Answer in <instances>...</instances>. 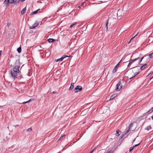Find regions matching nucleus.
I'll return each mask as SVG.
<instances>
[{
    "instance_id": "nucleus-1",
    "label": "nucleus",
    "mask_w": 153,
    "mask_h": 153,
    "mask_svg": "<svg viewBox=\"0 0 153 153\" xmlns=\"http://www.w3.org/2000/svg\"><path fill=\"white\" fill-rule=\"evenodd\" d=\"M15 66L13 67V69L11 70L10 71L11 76L14 79L17 78V76L20 74V71L19 68L20 67V64L19 60H16L15 62Z\"/></svg>"
},
{
    "instance_id": "nucleus-2",
    "label": "nucleus",
    "mask_w": 153,
    "mask_h": 153,
    "mask_svg": "<svg viewBox=\"0 0 153 153\" xmlns=\"http://www.w3.org/2000/svg\"><path fill=\"white\" fill-rule=\"evenodd\" d=\"M139 73V71H138V68L136 67H135L132 70L128 72V77L129 79H131L138 74Z\"/></svg>"
},
{
    "instance_id": "nucleus-3",
    "label": "nucleus",
    "mask_w": 153,
    "mask_h": 153,
    "mask_svg": "<svg viewBox=\"0 0 153 153\" xmlns=\"http://www.w3.org/2000/svg\"><path fill=\"white\" fill-rule=\"evenodd\" d=\"M82 89V87L80 85H77L74 89V92L76 93L81 91Z\"/></svg>"
},
{
    "instance_id": "nucleus-4",
    "label": "nucleus",
    "mask_w": 153,
    "mask_h": 153,
    "mask_svg": "<svg viewBox=\"0 0 153 153\" xmlns=\"http://www.w3.org/2000/svg\"><path fill=\"white\" fill-rule=\"evenodd\" d=\"M143 57V61L144 62L146 63V64L149 62L150 60V58L148 56H145Z\"/></svg>"
},
{
    "instance_id": "nucleus-5",
    "label": "nucleus",
    "mask_w": 153,
    "mask_h": 153,
    "mask_svg": "<svg viewBox=\"0 0 153 153\" xmlns=\"http://www.w3.org/2000/svg\"><path fill=\"white\" fill-rule=\"evenodd\" d=\"M122 88V85L121 83L120 82L118 83L116 85V90L117 91H120Z\"/></svg>"
},
{
    "instance_id": "nucleus-6",
    "label": "nucleus",
    "mask_w": 153,
    "mask_h": 153,
    "mask_svg": "<svg viewBox=\"0 0 153 153\" xmlns=\"http://www.w3.org/2000/svg\"><path fill=\"white\" fill-rule=\"evenodd\" d=\"M39 25V23L38 22L36 21L33 25L30 26V28L31 29L35 28L36 27L38 26Z\"/></svg>"
},
{
    "instance_id": "nucleus-7",
    "label": "nucleus",
    "mask_w": 153,
    "mask_h": 153,
    "mask_svg": "<svg viewBox=\"0 0 153 153\" xmlns=\"http://www.w3.org/2000/svg\"><path fill=\"white\" fill-rule=\"evenodd\" d=\"M133 123H131L130 124L128 130H127L126 131V132L124 134H123V136H126V134L129 131H130V128L132 127L133 126Z\"/></svg>"
},
{
    "instance_id": "nucleus-8",
    "label": "nucleus",
    "mask_w": 153,
    "mask_h": 153,
    "mask_svg": "<svg viewBox=\"0 0 153 153\" xmlns=\"http://www.w3.org/2000/svg\"><path fill=\"white\" fill-rule=\"evenodd\" d=\"M68 56H62L60 58L56 60H55L56 62H59V61H62L66 57H68Z\"/></svg>"
},
{
    "instance_id": "nucleus-9",
    "label": "nucleus",
    "mask_w": 153,
    "mask_h": 153,
    "mask_svg": "<svg viewBox=\"0 0 153 153\" xmlns=\"http://www.w3.org/2000/svg\"><path fill=\"white\" fill-rule=\"evenodd\" d=\"M13 3L12 0H11V1L10 0H5L4 1V3L6 4H8L9 3L12 4Z\"/></svg>"
},
{
    "instance_id": "nucleus-10",
    "label": "nucleus",
    "mask_w": 153,
    "mask_h": 153,
    "mask_svg": "<svg viewBox=\"0 0 153 153\" xmlns=\"http://www.w3.org/2000/svg\"><path fill=\"white\" fill-rule=\"evenodd\" d=\"M147 65L145 63L140 67V69L141 70H144L145 68H147Z\"/></svg>"
},
{
    "instance_id": "nucleus-11",
    "label": "nucleus",
    "mask_w": 153,
    "mask_h": 153,
    "mask_svg": "<svg viewBox=\"0 0 153 153\" xmlns=\"http://www.w3.org/2000/svg\"><path fill=\"white\" fill-rule=\"evenodd\" d=\"M39 10H40V9H39L37 10L36 11H33L31 13V15H33V14H36L37 13H39Z\"/></svg>"
},
{
    "instance_id": "nucleus-12",
    "label": "nucleus",
    "mask_w": 153,
    "mask_h": 153,
    "mask_svg": "<svg viewBox=\"0 0 153 153\" xmlns=\"http://www.w3.org/2000/svg\"><path fill=\"white\" fill-rule=\"evenodd\" d=\"M74 83H72L71 84L70 87L69 88V90L70 91L74 87Z\"/></svg>"
},
{
    "instance_id": "nucleus-13",
    "label": "nucleus",
    "mask_w": 153,
    "mask_h": 153,
    "mask_svg": "<svg viewBox=\"0 0 153 153\" xmlns=\"http://www.w3.org/2000/svg\"><path fill=\"white\" fill-rule=\"evenodd\" d=\"M117 96V94H114L111 96L110 98V100H112L114 98H115Z\"/></svg>"
},
{
    "instance_id": "nucleus-14",
    "label": "nucleus",
    "mask_w": 153,
    "mask_h": 153,
    "mask_svg": "<svg viewBox=\"0 0 153 153\" xmlns=\"http://www.w3.org/2000/svg\"><path fill=\"white\" fill-rule=\"evenodd\" d=\"M26 11V7L23 9L21 11V13L22 15L23 14L25 13V12Z\"/></svg>"
},
{
    "instance_id": "nucleus-15",
    "label": "nucleus",
    "mask_w": 153,
    "mask_h": 153,
    "mask_svg": "<svg viewBox=\"0 0 153 153\" xmlns=\"http://www.w3.org/2000/svg\"><path fill=\"white\" fill-rule=\"evenodd\" d=\"M25 0H12L13 2V3H18V2L19 1H21V2L23 1H25Z\"/></svg>"
},
{
    "instance_id": "nucleus-16",
    "label": "nucleus",
    "mask_w": 153,
    "mask_h": 153,
    "mask_svg": "<svg viewBox=\"0 0 153 153\" xmlns=\"http://www.w3.org/2000/svg\"><path fill=\"white\" fill-rule=\"evenodd\" d=\"M121 131L119 130H117L116 131V135L119 136L121 134Z\"/></svg>"
},
{
    "instance_id": "nucleus-17",
    "label": "nucleus",
    "mask_w": 153,
    "mask_h": 153,
    "mask_svg": "<svg viewBox=\"0 0 153 153\" xmlns=\"http://www.w3.org/2000/svg\"><path fill=\"white\" fill-rule=\"evenodd\" d=\"M137 59H135L133 60L131 59L129 61V62L128 64V66L131 64V63L133 62H134V61H135Z\"/></svg>"
},
{
    "instance_id": "nucleus-18",
    "label": "nucleus",
    "mask_w": 153,
    "mask_h": 153,
    "mask_svg": "<svg viewBox=\"0 0 153 153\" xmlns=\"http://www.w3.org/2000/svg\"><path fill=\"white\" fill-rule=\"evenodd\" d=\"M152 128L150 126H148L145 128V130H146L147 131H149Z\"/></svg>"
},
{
    "instance_id": "nucleus-19",
    "label": "nucleus",
    "mask_w": 153,
    "mask_h": 153,
    "mask_svg": "<svg viewBox=\"0 0 153 153\" xmlns=\"http://www.w3.org/2000/svg\"><path fill=\"white\" fill-rule=\"evenodd\" d=\"M54 40L53 39L50 38L48 39V41L49 42L51 43L53 42Z\"/></svg>"
},
{
    "instance_id": "nucleus-20",
    "label": "nucleus",
    "mask_w": 153,
    "mask_h": 153,
    "mask_svg": "<svg viewBox=\"0 0 153 153\" xmlns=\"http://www.w3.org/2000/svg\"><path fill=\"white\" fill-rule=\"evenodd\" d=\"M117 68H115V67H114L113 70L112 71V73L114 74L117 71Z\"/></svg>"
},
{
    "instance_id": "nucleus-21",
    "label": "nucleus",
    "mask_w": 153,
    "mask_h": 153,
    "mask_svg": "<svg viewBox=\"0 0 153 153\" xmlns=\"http://www.w3.org/2000/svg\"><path fill=\"white\" fill-rule=\"evenodd\" d=\"M17 51L19 53H20L21 52L22 49L21 47L17 49Z\"/></svg>"
},
{
    "instance_id": "nucleus-22",
    "label": "nucleus",
    "mask_w": 153,
    "mask_h": 153,
    "mask_svg": "<svg viewBox=\"0 0 153 153\" xmlns=\"http://www.w3.org/2000/svg\"><path fill=\"white\" fill-rule=\"evenodd\" d=\"M150 58H152L153 57V53L149 54L148 56Z\"/></svg>"
},
{
    "instance_id": "nucleus-23",
    "label": "nucleus",
    "mask_w": 153,
    "mask_h": 153,
    "mask_svg": "<svg viewBox=\"0 0 153 153\" xmlns=\"http://www.w3.org/2000/svg\"><path fill=\"white\" fill-rule=\"evenodd\" d=\"M31 101V99H30L28 101H27V102H23L22 103V104H25V103H28V102H30Z\"/></svg>"
},
{
    "instance_id": "nucleus-24",
    "label": "nucleus",
    "mask_w": 153,
    "mask_h": 153,
    "mask_svg": "<svg viewBox=\"0 0 153 153\" xmlns=\"http://www.w3.org/2000/svg\"><path fill=\"white\" fill-rule=\"evenodd\" d=\"M65 137V135H64L61 137L59 138V139L61 140L63 138H64Z\"/></svg>"
},
{
    "instance_id": "nucleus-25",
    "label": "nucleus",
    "mask_w": 153,
    "mask_h": 153,
    "mask_svg": "<svg viewBox=\"0 0 153 153\" xmlns=\"http://www.w3.org/2000/svg\"><path fill=\"white\" fill-rule=\"evenodd\" d=\"M108 20H107L106 21V24H105L106 27V29L107 30L108 29Z\"/></svg>"
},
{
    "instance_id": "nucleus-26",
    "label": "nucleus",
    "mask_w": 153,
    "mask_h": 153,
    "mask_svg": "<svg viewBox=\"0 0 153 153\" xmlns=\"http://www.w3.org/2000/svg\"><path fill=\"white\" fill-rule=\"evenodd\" d=\"M140 143H139L137 144H136L135 145L133 146L132 147V148H133V149L136 146H138L140 144Z\"/></svg>"
},
{
    "instance_id": "nucleus-27",
    "label": "nucleus",
    "mask_w": 153,
    "mask_h": 153,
    "mask_svg": "<svg viewBox=\"0 0 153 153\" xmlns=\"http://www.w3.org/2000/svg\"><path fill=\"white\" fill-rule=\"evenodd\" d=\"M153 111L152 110V109H151L150 110H149L148 112L147 113L149 114H150Z\"/></svg>"
},
{
    "instance_id": "nucleus-28",
    "label": "nucleus",
    "mask_w": 153,
    "mask_h": 153,
    "mask_svg": "<svg viewBox=\"0 0 153 153\" xmlns=\"http://www.w3.org/2000/svg\"><path fill=\"white\" fill-rule=\"evenodd\" d=\"M120 62H119L117 65L116 66H115V68H118L119 66V64H120Z\"/></svg>"
},
{
    "instance_id": "nucleus-29",
    "label": "nucleus",
    "mask_w": 153,
    "mask_h": 153,
    "mask_svg": "<svg viewBox=\"0 0 153 153\" xmlns=\"http://www.w3.org/2000/svg\"><path fill=\"white\" fill-rule=\"evenodd\" d=\"M32 130V128H30L27 130V131H31Z\"/></svg>"
},
{
    "instance_id": "nucleus-30",
    "label": "nucleus",
    "mask_w": 153,
    "mask_h": 153,
    "mask_svg": "<svg viewBox=\"0 0 153 153\" xmlns=\"http://www.w3.org/2000/svg\"><path fill=\"white\" fill-rule=\"evenodd\" d=\"M76 24V23H74L72 24L70 26V28L72 27H73Z\"/></svg>"
},
{
    "instance_id": "nucleus-31",
    "label": "nucleus",
    "mask_w": 153,
    "mask_h": 153,
    "mask_svg": "<svg viewBox=\"0 0 153 153\" xmlns=\"http://www.w3.org/2000/svg\"><path fill=\"white\" fill-rule=\"evenodd\" d=\"M138 33L136 35L134 36L133 37H132L130 40V41H131V40H132V39H133L134 38V37L137 35V34H138Z\"/></svg>"
},
{
    "instance_id": "nucleus-32",
    "label": "nucleus",
    "mask_w": 153,
    "mask_h": 153,
    "mask_svg": "<svg viewBox=\"0 0 153 153\" xmlns=\"http://www.w3.org/2000/svg\"><path fill=\"white\" fill-rule=\"evenodd\" d=\"M143 57H142V58H141V59L140 60V61H139V62H140H140H141L142 61V60H143Z\"/></svg>"
},
{
    "instance_id": "nucleus-33",
    "label": "nucleus",
    "mask_w": 153,
    "mask_h": 153,
    "mask_svg": "<svg viewBox=\"0 0 153 153\" xmlns=\"http://www.w3.org/2000/svg\"><path fill=\"white\" fill-rule=\"evenodd\" d=\"M133 149V148H132V147H131L129 149V151L131 152V151H132V150Z\"/></svg>"
},
{
    "instance_id": "nucleus-34",
    "label": "nucleus",
    "mask_w": 153,
    "mask_h": 153,
    "mask_svg": "<svg viewBox=\"0 0 153 153\" xmlns=\"http://www.w3.org/2000/svg\"><path fill=\"white\" fill-rule=\"evenodd\" d=\"M106 153H112V152L111 150H110L109 152H108Z\"/></svg>"
},
{
    "instance_id": "nucleus-35",
    "label": "nucleus",
    "mask_w": 153,
    "mask_h": 153,
    "mask_svg": "<svg viewBox=\"0 0 153 153\" xmlns=\"http://www.w3.org/2000/svg\"><path fill=\"white\" fill-rule=\"evenodd\" d=\"M96 147L94 149H93L92 151H91V152H92V153L94 151Z\"/></svg>"
},
{
    "instance_id": "nucleus-36",
    "label": "nucleus",
    "mask_w": 153,
    "mask_h": 153,
    "mask_svg": "<svg viewBox=\"0 0 153 153\" xmlns=\"http://www.w3.org/2000/svg\"><path fill=\"white\" fill-rule=\"evenodd\" d=\"M2 52V51H0V56L1 55Z\"/></svg>"
},
{
    "instance_id": "nucleus-37",
    "label": "nucleus",
    "mask_w": 153,
    "mask_h": 153,
    "mask_svg": "<svg viewBox=\"0 0 153 153\" xmlns=\"http://www.w3.org/2000/svg\"><path fill=\"white\" fill-rule=\"evenodd\" d=\"M19 126V125H16L15 126V127H18Z\"/></svg>"
},
{
    "instance_id": "nucleus-38",
    "label": "nucleus",
    "mask_w": 153,
    "mask_h": 153,
    "mask_svg": "<svg viewBox=\"0 0 153 153\" xmlns=\"http://www.w3.org/2000/svg\"><path fill=\"white\" fill-rule=\"evenodd\" d=\"M7 27H9V24L8 23H7Z\"/></svg>"
},
{
    "instance_id": "nucleus-39",
    "label": "nucleus",
    "mask_w": 153,
    "mask_h": 153,
    "mask_svg": "<svg viewBox=\"0 0 153 153\" xmlns=\"http://www.w3.org/2000/svg\"><path fill=\"white\" fill-rule=\"evenodd\" d=\"M56 91H53V94H55V93H56Z\"/></svg>"
},
{
    "instance_id": "nucleus-40",
    "label": "nucleus",
    "mask_w": 153,
    "mask_h": 153,
    "mask_svg": "<svg viewBox=\"0 0 153 153\" xmlns=\"http://www.w3.org/2000/svg\"><path fill=\"white\" fill-rule=\"evenodd\" d=\"M151 109L153 111V107L152 108H151Z\"/></svg>"
},
{
    "instance_id": "nucleus-41",
    "label": "nucleus",
    "mask_w": 153,
    "mask_h": 153,
    "mask_svg": "<svg viewBox=\"0 0 153 153\" xmlns=\"http://www.w3.org/2000/svg\"><path fill=\"white\" fill-rule=\"evenodd\" d=\"M152 119L153 120V116L152 117Z\"/></svg>"
},
{
    "instance_id": "nucleus-42",
    "label": "nucleus",
    "mask_w": 153,
    "mask_h": 153,
    "mask_svg": "<svg viewBox=\"0 0 153 153\" xmlns=\"http://www.w3.org/2000/svg\"><path fill=\"white\" fill-rule=\"evenodd\" d=\"M135 139H134V140H133V142H134L135 141Z\"/></svg>"
},
{
    "instance_id": "nucleus-43",
    "label": "nucleus",
    "mask_w": 153,
    "mask_h": 153,
    "mask_svg": "<svg viewBox=\"0 0 153 153\" xmlns=\"http://www.w3.org/2000/svg\"><path fill=\"white\" fill-rule=\"evenodd\" d=\"M152 78H152V77H151V78H150V80L151 79H152Z\"/></svg>"
},
{
    "instance_id": "nucleus-44",
    "label": "nucleus",
    "mask_w": 153,
    "mask_h": 153,
    "mask_svg": "<svg viewBox=\"0 0 153 153\" xmlns=\"http://www.w3.org/2000/svg\"><path fill=\"white\" fill-rule=\"evenodd\" d=\"M130 41H130L128 42V43H130Z\"/></svg>"
},
{
    "instance_id": "nucleus-45",
    "label": "nucleus",
    "mask_w": 153,
    "mask_h": 153,
    "mask_svg": "<svg viewBox=\"0 0 153 153\" xmlns=\"http://www.w3.org/2000/svg\"><path fill=\"white\" fill-rule=\"evenodd\" d=\"M150 37H150H150H149V38H150Z\"/></svg>"
},
{
    "instance_id": "nucleus-46",
    "label": "nucleus",
    "mask_w": 153,
    "mask_h": 153,
    "mask_svg": "<svg viewBox=\"0 0 153 153\" xmlns=\"http://www.w3.org/2000/svg\"><path fill=\"white\" fill-rule=\"evenodd\" d=\"M152 78H153V76H152Z\"/></svg>"
},
{
    "instance_id": "nucleus-47",
    "label": "nucleus",
    "mask_w": 153,
    "mask_h": 153,
    "mask_svg": "<svg viewBox=\"0 0 153 153\" xmlns=\"http://www.w3.org/2000/svg\"><path fill=\"white\" fill-rule=\"evenodd\" d=\"M152 78H153V76H152Z\"/></svg>"
},
{
    "instance_id": "nucleus-48",
    "label": "nucleus",
    "mask_w": 153,
    "mask_h": 153,
    "mask_svg": "<svg viewBox=\"0 0 153 153\" xmlns=\"http://www.w3.org/2000/svg\"><path fill=\"white\" fill-rule=\"evenodd\" d=\"M10 1H11V0H10Z\"/></svg>"
}]
</instances>
